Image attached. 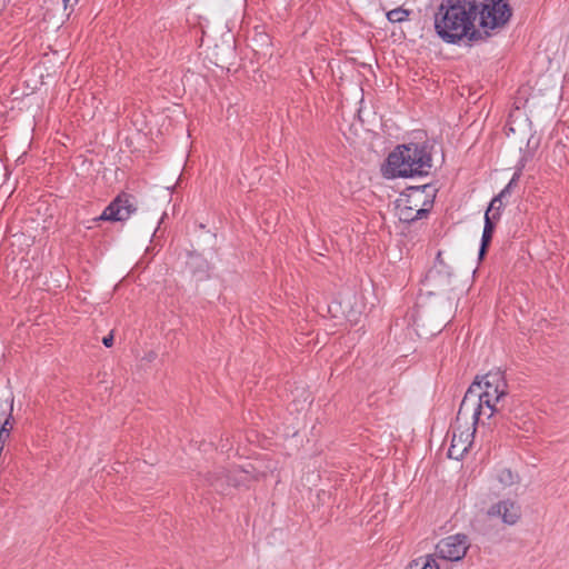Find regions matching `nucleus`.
<instances>
[{
  "mask_svg": "<svg viewBox=\"0 0 569 569\" xmlns=\"http://www.w3.org/2000/svg\"><path fill=\"white\" fill-rule=\"evenodd\" d=\"M477 6L475 0H441L433 17L437 36L446 43H458L463 38L470 42L483 40L481 30L475 27Z\"/></svg>",
  "mask_w": 569,
  "mask_h": 569,
  "instance_id": "obj_1",
  "label": "nucleus"
},
{
  "mask_svg": "<svg viewBox=\"0 0 569 569\" xmlns=\"http://www.w3.org/2000/svg\"><path fill=\"white\" fill-rule=\"evenodd\" d=\"M507 393L505 373L500 369L489 371L480 380L476 378L460 403L457 421L460 420L465 411L472 409L473 426L477 425L483 413V406L490 411L488 418L492 417L499 412L498 405L505 400Z\"/></svg>",
  "mask_w": 569,
  "mask_h": 569,
  "instance_id": "obj_2",
  "label": "nucleus"
},
{
  "mask_svg": "<svg viewBox=\"0 0 569 569\" xmlns=\"http://www.w3.org/2000/svg\"><path fill=\"white\" fill-rule=\"evenodd\" d=\"M432 167L431 148L427 142L397 146L387 157L381 173L387 179L428 176Z\"/></svg>",
  "mask_w": 569,
  "mask_h": 569,
  "instance_id": "obj_3",
  "label": "nucleus"
},
{
  "mask_svg": "<svg viewBox=\"0 0 569 569\" xmlns=\"http://www.w3.org/2000/svg\"><path fill=\"white\" fill-rule=\"evenodd\" d=\"M476 20L482 29L483 40L491 36V31L503 28L512 17V9L508 0H475Z\"/></svg>",
  "mask_w": 569,
  "mask_h": 569,
  "instance_id": "obj_4",
  "label": "nucleus"
},
{
  "mask_svg": "<svg viewBox=\"0 0 569 569\" xmlns=\"http://www.w3.org/2000/svg\"><path fill=\"white\" fill-rule=\"evenodd\" d=\"M137 211L136 199L132 194L120 192L94 219V221L122 222Z\"/></svg>",
  "mask_w": 569,
  "mask_h": 569,
  "instance_id": "obj_5",
  "label": "nucleus"
},
{
  "mask_svg": "<svg viewBox=\"0 0 569 569\" xmlns=\"http://www.w3.org/2000/svg\"><path fill=\"white\" fill-rule=\"evenodd\" d=\"M468 550V538L466 535H452L441 539L437 546V555L449 561L461 560Z\"/></svg>",
  "mask_w": 569,
  "mask_h": 569,
  "instance_id": "obj_6",
  "label": "nucleus"
},
{
  "mask_svg": "<svg viewBox=\"0 0 569 569\" xmlns=\"http://www.w3.org/2000/svg\"><path fill=\"white\" fill-rule=\"evenodd\" d=\"M487 516L490 518H501L503 523L513 526L521 518V508L510 499L500 500L489 507Z\"/></svg>",
  "mask_w": 569,
  "mask_h": 569,
  "instance_id": "obj_7",
  "label": "nucleus"
},
{
  "mask_svg": "<svg viewBox=\"0 0 569 569\" xmlns=\"http://www.w3.org/2000/svg\"><path fill=\"white\" fill-rule=\"evenodd\" d=\"M208 485L219 493H227V491L239 485V481L224 468H218L214 471H210L206 476Z\"/></svg>",
  "mask_w": 569,
  "mask_h": 569,
  "instance_id": "obj_8",
  "label": "nucleus"
},
{
  "mask_svg": "<svg viewBox=\"0 0 569 569\" xmlns=\"http://www.w3.org/2000/svg\"><path fill=\"white\" fill-rule=\"evenodd\" d=\"M475 430L472 432L461 431L459 435L453 431L451 446L448 450V457L451 459H459L466 453L471 446V438H473Z\"/></svg>",
  "mask_w": 569,
  "mask_h": 569,
  "instance_id": "obj_9",
  "label": "nucleus"
},
{
  "mask_svg": "<svg viewBox=\"0 0 569 569\" xmlns=\"http://www.w3.org/2000/svg\"><path fill=\"white\" fill-rule=\"evenodd\" d=\"M433 206V199H425L422 207L415 209L413 206L405 203L400 208V220L407 223H412L417 220L427 218Z\"/></svg>",
  "mask_w": 569,
  "mask_h": 569,
  "instance_id": "obj_10",
  "label": "nucleus"
},
{
  "mask_svg": "<svg viewBox=\"0 0 569 569\" xmlns=\"http://www.w3.org/2000/svg\"><path fill=\"white\" fill-rule=\"evenodd\" d=\"M498 222L497 216H489L485 214V227L482 231L480 248L478 252V258L481 261L488 253V249L490 247V243L492 241V237L496 230V226Z\"/></svg>",
  "mask_w": 569,
  "mask_h": 569,
  "instance_id": "obj_11",
  "label": "nucleus"
},
{
  "mask_svg": "<svg viewBox=\"0 0 569 569\" xmlns=\"http://www.w3.org/2000/svg\"><path fill=\"white\" fill-rule=\"evenodd\" d=\"M429 188V184L423 186H417V187H409L407 188L406 199L403 200L405 203L413 206L415 209L419 206L420 202V196L426 191V189Z\"/></svg>",
  "mask_w": 569,
  "mask_h": 569,
  "instance_id": "obj_12",
  "label": "nucleus"
},
{
  "mask_svg": "<svg viewBox=\"0 0 569 569\" xmlns=\"http://www.w3.org/2000/svg\"><path fill=\"white\" fill-rule=\"evenodd\" d=\"M406 569H440V567L433 556L428 555L411 561Z\"/></svg>",
  "mask_w": 569,
  "mask_h": 569,
  "instance_id": "obj_13",
  "label": "nucleus"
},
{
  "mask_svg": "<svg viewBox=\"0 0 569 569\" xmlns=\"http://www.w3.org/2000/svg\"><path fill=\"white\" fill-rule=\"evenodd\" d=\"M12 409H13V398L11 399V403H10V412L0 428V452L3 450L7 439L10 437V431L12 428L11 420L13 419Z\"/></svg>",
  "mask_w": 569,
  "mask_h": 569,
  "instance_id": "obj_14",
  "label": "nucleus"
},
{
  "mask_svg": "<svg viewBox=\"0 0 569 569\" xmlns=\"http://www.w3.org/2000/svg\"><path fill=\"white\" fill-rule=\"evenodd\" d=\"M411 13V10L403 9L402 7L392 9L387 12V19L391 23H399L408 20L409 16Z\"/></svg>",
  "mask_w": 569,
  "mask_h": 569,
  "instance_id": "obj_15",
  "label": "nucleus"
},
{
  "mask_svg": "<svg viewBox=\"0 0 569 569\" xmlns=\"http://www.w3.org/2000/svg\"><path fill=\"white\" fill-rule=\"evenodd\" d=\"M517 479H518V475L513 473L508 468H502V469L498 470V472H497V480L503 487H509V486L513 485L517 481Z\"/></svg>",
  "mask_w": 569,
  "mask_h": 569,
  "instance_id": "obj_16",
  "label": "nucleus"
},
{
  "mask_svg": "<svg viewBox=\"0 0 569 569\" xmlns=\"http://www.w3.org/2000/svg\"><path fill=\"white\" fill-rule=\"evenodd\" d=\"M505 197H500V193H498L497 196H495L490 203H489V207L488 209L486 210V213L485 214H491V216H497L498 217V221L500 220L501 218V211H502V208H503V202H502V199Z\"/></svg>",
  "mask_w": 569,
  "mask_h": 569,
  "instance_id": "obj_17",
  "label": "nucleus"
},
{
  "mask_svg": "<svg viewBox=\"0 0 569 569\" xmlns=\"http://www.w3.org/2000/svg\"><path fill=\"white\" fill-rule=\"evenodd\" d=\"M521 174H522V166L518 167L516 169V171H515L512 178L510 179V181L508 182V184L499 192L500 197L510 196L512 189L518 184Z\"/></svg>",
  "mask_w": 569,
  "mask_h": 569,
  "instance_id": "obj_18",
  "label": "nucleus"
},
{
  "mask_svg": "<svg viewBox=\"0 0 569 569\" xmlns=\"http://www.w3.org/2000/svg\"><path fill=\"white\" fill-rule=\"evenodd\" d=\"M102 343L110 348L113 345V331H111L108 336L102 338Z\"/></svg>",
  "mask_w": 569,
  "mask_h": 569,
  "instance_id": "obj_19",
  "label": "nucleus"
},
{
  "mask_svg": "<svg viewBox=\"0 0 569 569\" xmlns=\"http://www.w3.org/2000/svg\"><path fill=\"white\" fill-rule=\"evenodd\" d=\"M436 263L439 264V266H442V267H447L443 258H442V252L439 250L437 252V256H436Z\"/></svg>",
  "mask_w": 569,
  "mask_h": 569,
  "instance_id": "obj_20",
  "label": "nucleus"
},
{
  "mask_svg": "<svg viewBox=\"0 0 569 569\" xmlns=\"http://www.w3.org/2000/svg\"><path fill=\"white\" fill-rule=\"evenodd\" d=\"M62 1H63V3H64V7L67 8L68 2H69L70 0H62Z\"/></svg>",
  "mask_w": 569,
  "mask_h": 569,
  "instance_id": "obj_21",
  "label": "nucleus"
}]
</instances>
